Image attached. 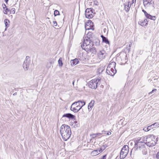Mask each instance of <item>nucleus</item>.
I'll return each instance as SVG.
<instances>
[{
    "label": "nucleus",
    "instance_id": "nucleus-19",
    "mask_svg": "<svg viewBox=\"0 0 159 159\" xmlns=\"http://www.w3.org/2000/svg\"><path fill=\"white\" fill-rule=\"evenodd\" d=\"M94 103V101L92 100L89 103L88 106V108L89 111L91 110L93 106Z\"/></svg>",
    "mask_w": 159,
    "mask_h": 159
},
{
    "label": "nucleus",
    "instance_id": "nucleus-22",
    "mask_svg": "<svg viewBox=\"0 0 159 159\" xmlns=\"http://www.w3.org/2000/svg\"><path fill=\"white\" fill-rule=\"evenodd\" d=\"M98 150H95L91 152V154L93 156H95L98 155L99 153L98 152Z\"/></svg>",
    "mask_w": 159,
    "mask_h": 159
},
{
    "label": "nucleus",
    "instance_id": "nucleus-54",
    "mask_svg": "<svg viewBox=\"0 0 159 159\" xmlns=\"http://www.w3.org/2000/svg\"><path fill=\"white\" fill-rule=\"evenodd\" d=\"M132 46V43H130L129 44V47H131Z\"/></svg>",
    "mask_w": 159,
    "mask_h": 159
},
{
    "label": "nucleus",
    "instance_id": "nucleus-15",
    "mask_svg": "<svg viewBox=\"0 0 159 159\" xmlns=\"http://www.w3.org/2000/svg\"><path fill=\"white\" fill-rule=\"evenodd\" d=\"M148 21H147V19H145L143 21H139L138 22L139 25L142 26H145L147 25L148 24Z\"/></svg>",
    "mask_w": 159,
    "mask_h": 159
},
{
    "label": "nucleus",
    "instance_id": "nucleus-8",
    "mask_svg": "<svg viewBox=\"0 0 159 159\" xmlns=\"http://www.w3.org/2000/svg\"><path fill=\"white\" fill-rule=\"evenodd\" d=\"M120 57L119 60L120 62V64L122 65H125L128 61V57L126 53L125 52H121L120 54Z\"/></svg>",
    "mask_w": 159,
    "mask_h": 159
},
{
    "label": "nucleus",
    "instance_id": "nucleus-41",
    "mask_svg": "<svg viewBox=\"0 0 159 159\" xmlns=\"http://www.w3.org/2000/svg\"><path fill=\"white\" fill-rule=\"evenodd\" d=\"M147 0L148 1V4H149V5L152 4V0Z\"/></svg>",
    "mask_w": 159,
    "mask_h": 159
},
{
    "label": "nucleus",
    "instance_id": "nucleus-9",
    "mask_svg": "<svg viewBox=\"0 0 159 159\" xmlns=\"http://www.w3.org/2000/svg\"><path fill=\"white\" fill-rule=\"evenodd\" d=\"M94 11V10L92 8H87L85 11V17L89 19L92 18L93 16Z\"/></svg>",
    "mask_w": 159,
    "mask_h": 159
},
{
    "label": "nucleus",
    "instance_id": "nucleus-30",
    "mask_svg": "<svg viewBox=\"0 0 159 159\" xmlns=\"http://www.w3.org/2000/svg\"><path fill=\"white\" fill-rule=\"evenodd\" d=\"M5 12H4V14H7L8 12H9L10 10L7 8L6 7L5 9H4Z\"/></svg>",
    "mask_w": 159,
    "mask_h": 159
},
{
    "label": "nucleus",
    "instance_id": "nucleus-25",
    "mask_svg": "<svg viewBox=\"0 0 159 159\" xmlns=\"http://www.w3.org/2000/svg\"><path fill=\"white\" fill-rule=\"evenodd\" d=\"M62 57H60L58 61V63L59 66L61 67L63 65L62 61Z\"/></svg>",
    "mask_w": 159,
    "mask_h": 159
},
{
    "label": "nucleus",
    "instance_id": "nucleus-1",
    "mask_svg": "<svg viewBox=\"0 0 159 159\" xmlns=\"http://www.w3.org/2000/svg\"><path fill=\"white\" fill-rule=\"evenodd\" d=\"M91 33H88L87 36H85L84 39L83 43L81 45V47L86 52H92L95 53L96 51L95 48L93 47L94 45L92 37L90 36Z\"/></svg>",
    "mask_w": 159,
    "mask_h": 159
},
{
    "label": "nucleus",
    "instance_id": "nucleus-56",
    "mask_svg": "<svg viewBox=\"0 0 159 159\" xmlns=\"http://www.w3.org/2000/svg\"><path fill=\"white\" fill-rule=\"evenodd\" d=\"M102 133H103L105 132L104 130H103V131H102Z\"/></svg>",
    "mask_w": 159,
    "mask_h": 159
},
{
    "label": "nucleus",
    "instance_id": "nucleus-3",
    "mask_svg": "<svg viewBox=\"0 0 159 159\" xmlns=\"http://www.w3.org/2000/svg\"><path fill=\"white\" fill-rule=\"evenodd\" d=\"M157 141V138L153 134L146 135V145L149 147L154 146Z\"/></svg>",
    "mask_w": 159,
    "mask_h": 159
},
{
    "label": "nucleus",
    "instance_id": "nucleus-5",
    "mask_svg": "<svg viewBox=\"0 0 159 159\" xmlns=\"http://www.w3.org/2000/svg\"><path fill=\"white\" fill-rule=\"evenodd\" d=\"M145 143H135L134 146L132 150L142 151L143 154L145 155L147 153V150L145 148Z\"/></svg>",
    "mask_w": 159,
    "mask_h": 159
},
{
    "label": "nucleus",
    "instance_id": "nucleus-11",
    "mask_svg": "<svg viewBox=\"0 0 159 159\" xmlns=\"http://www.w3.org/2000/svg\"><path fill=\"white\" fill-rule=\"evenodd\" d=\"M29 56H26V60L24 61V63L23 65V67L25 71L27 70L29 68V67L30 64V60H28L29 58Z\"/></svg>",
    "mask_w": 159,
    "mask_h": 159
},
{
    "label": "nucleus",
    "instance_id": "nucleus-20",
    "mask_svg": "<svg viewBox=\"0 0 159 159\" xmlns=\"http://www.w3.org/2000/svg\"><path fill=\"white\" fill-rule=\"evenodd\" d=\"M159 126V124L157 123L156 122L152 125H151L149 126V127L151 129H153L154 128H155L157 127H158Z\"/></svg>",
    "mask_w": 159,
    "mask_h": 159
},
{
    "label": "nucleus",
    "instance_id": "nucleus-50",
    "mask_svg": "<svg viewBox=\"0 0 159 159\" xmlns=\"http://www.w3.org/2000/svg\"><path fill=\"white\" fill-rule=\"evenodd\" d=\"M142 11L145 14L146 12V11H145L143 9L142 10Z\"/></svg>",
    "mask_w": 159,
    "mask_h": 159
},
{
    "label": "nucleus",
    "instance_id": "nucleus-44",
    "mask_svg": "<svg viewBox=\"0 0 159 159\" xmlns=\"http://www.w3.org/2000/svg\"><path fill=\"white\" fill-rule=\"evenodd\" d=\"M136 0H132V2L131 3H130V5H131V4H133V3L135 4V3L136 2Z\"/></svg>",
    "mask_w": 159,
    "mask_h": 159
},
{
    "label": "nucleus",
    "instance_id": "nucleus-49",
    "mask_svg": "<svg viewBox=\"0 0 159 159\" xmlns=\"http://www.w3.org/2000/svg\"><path fill=\"white\" fill-rule=\"evenodd\" d=\"M51 66V65H50V64H49L48 65V64H47V66L48 68L50 67Z\"/></svg>",
    "mask_w": 159,
    "mask_h": 159
},
{
    "label": "nucleus",
    "instance_id": "nucleus-31",
    "mask_svg": "<svg viewBox=\"0 0 159 159\" xmlns=\"http://www.w3.org/2000/svg\"><path fill=\"white\" fill-rule=\"evenodd\" d=\"M143 4L145 7L147 6L148 4V1L147 0H143Z\"/></svg>",
    "mask_w": 159,
    "mask_h": 159
},
{
    "label": "nucleus",
    "instance_id": "nucleus-34",
    "mask_svg": "<svg viewBox=\"0 0 159 159\" xmlns=\"http://www.w3.org/2000/svg\"><path fill=\"white\" fill-rule=\"evenodd\" d=\"M149 127V126H148L147 128H143V129L145 131H146V132L148 131L149 130H150V128Z\"/></svg>",
    "mask_w": 159,
    "mask_h": 159
},
{
    "label": "nucleus",
    "instance_id": "nucleus-48",
    "mask_svg": "<svg viewBox=\"0 0 159 159\" xmlns=\"http://www.w3.org/2000/svg\"><path fill=\"white\" fill-rule=\"evenodd\" d=\"M101 37L102 39V40H103V39L104 38H105L106 37L104 36L103 35H101Z\"/></svg>",
    "mask_w": 159,
    "mask_h": 159
},
{
    "label": "nucleus",
    "instance_id": "nucleus-12",
    "mask_svg": "<svg viewBox=\"0 0 159 159\" xmlns=\"http://www.w3.org/2000/svg\"><path fill=\"white\" fill-rule=\"evenodd\" d=\"M106 55L105 51L104 50H102L99 52L98 53V57L100 59H104Z\"/></svg>",
    "mask_w": 159,
    "mask_h": 159
},
{
    "label": "nucleus",
    "instance_id": "nucleus-45",
    "mask_svg": "<svg viewBox=\"0 0 159 159\" xmlns=\"http://www.w3.org/2000/svg\"><path fill=\"white\" fill-rule=\"evenodd\" d=\"M2 6L3 7V8L4 9H5L7 7L6 5L5 4H2Z\"/></svg>",
    "mask_w": 159,
    "mask_h": 159
},
{
    "label": "nucleus",
    "instance_id": "nucleus-55",
    "mask_svg": "<svg viewBox=\"0 0 159 159\" xmlns=\"http://www.w3.org/2000/svg\"><path fill=\"white\" fill-rule=\"evenodd\" d=\"M77 123V121H75L74 122V123H75V124H76Z\"/></svg>",
    "mask_w": 159,
    "mask_h": 159
},
{
    "label": "nucleus",
    "instance_id": "nucleus-2",
    "mask_svg": "<svg viewBox=\"0 0 159 159\" xmlns=\"http://www.w3.org/2000/svg\"><path fill=\"white\" fill-rule=\"evenodd\" d=\"M60 133L63 139L67 141L70 137L71 134L70 127L66 124H63L60 127Z\"/></svg>",
    "mask_w": 159,
    "mask_h": 159
},
{
    "label": "nucleus",
    "instance_id": "nucleus-7",
    "mask_svg": "<svg viewBox=\"0 0 159 159\" xmlns=\"http://www.w3.org/2000/svg\"><path fill=\"white\" fill-rule=\"evenodd\" d=\"M100 79H94L91 80L88 84V85L90 88L93 89H95L97 87V84L100 82Z\"/></svg>",
    "mask_w": 159,
    "mask_h": 159
},
{
    "label": "nucleus",
    "instance_id": "nucleus-38",
    "mask_svg": "<svg viewBox=\"0 0 159 159\" xmlns=\"http://www.w3.org/2000/svg\"><path fill=\"white\" fill-rule=\"evenodd\" d=\"M102 133H96V135H97V137H98V138H100V137L102 135Z\"/></svg>",
    "mask_w": 159,
    "mask_h": 159
},
{
    "label": "nucleus",
    "instance_id": "nucleus-35",
    "mask_svg": "<svg viewBox=\"0 0 159 159\" xmlns=\"http://www.w3.org/2000/svg\"><path fill=\"white\" fill-rule=\"evenodd\" d=\"M54 63V61L53 60H50L49 61V63H48V65L49 64L51 65L52 64H53Z\"/></svg>",
    "mask_w": 159,
    "mask_h": 159
},
{
    "label": "nucleus",
    "instance_id": "nucleus-21",
    "mask_svg": "<svg viewBox=\"0 0 159 159\" xmlns=\"http://www.w3.org/2000/svg\"><path fill=\"white\" fill-rule=\"evenodd\" d=\"M4 23L6 27L5 30H6V29L9 26L10 21L6 19L4 20Z\"/></svg>",
    "mask_w": 159,
    "mask_h": 159
},
{
    "label": "nucleus",
    "instance_id": "nucleus-32",
    "mask_svg": "<svg viewBox=\"0 0 159 159\" xmlns=\"http://www.w3.org/2000/svg\"><path fill=\"white\" fill-rule=\"evenodd\" d=\"M10 13L12 14H14L15 12V10L14 8H12L11 10H10Z\"/></svg>",
    "mask_w": 159,
    "mask_h": 159
},
{
    "label": "nucleus",
    "instance_id": "nucleus-42",
    "mask_svg": "<svg viewBox=\"0 0 159 159\" xmlns=\"http://www.w3.org/2000/svg\"><path fill=\"white\" fill-rule=\"evenodd\" d=\"M94 4L96 5H98V1L96 0H95L94 1Z\"/></svg>",
    "mask_w": 159,
    "mask_h": 159
},
{
    "label": "nucleus",
    "instance_id": "nucleus-6",
    "mask_svg": "<svg viewBox=\"0 0 159 159\" xmlns=\"http://www.w3.org/2000/svg\"><path fill=\"white\" fill-rule=\"evenodd\" d=\"M129 152V148L128 146L125 145L121 149L120 154V158L122 159L125 157Z\"/></svg>",
    "mask_w": 159,
    "mask_h": 159
},
{
    "label": "nucleus",
    "instance_id": "nucleus-29",
    "mask_svg": "<svg viewBox=\"0 0 159 159\" xmlns=\"http://www.w3.org/2000/svg\"><path fill=\"white\" fill-rule=\"evenodd\" d=\"M60 15L59 12L57 10H55L54 11V15L55 16Z\"/></svg>",
    "mask_w": 159,
    "mask_h": 159
},
{
    "label": "nucleus",
    "instance_id": "nucleus-36",
    "mask_svg": "<svg viewBox=\"0 0 159 159\" xmlns=\"http://www.w3.org/2000/svg\"><path fill=\"white\" fill-rule=\"evenodd\" d=\"M156 159H159V151L157 153L156 155Z\"/></svg>",
    "mask_w": 159,
    "mask_h": 159
},
{
    "label": "nucleus",
    "instance_id": "nucleus-24",
    "mask_svg": "<svg viewBox=\"0 0 159 159\" xmlns=\"http://www.w3.org/2000/svg\"><path fill=\"white\" fill-rule=\"evenodd\" d=\"M147 18L152 20L154 21H155L156 19V18L155 16H152L150 14L148 15V16L147 17Z\"/></svg>",
    "mask_w": 159,
    "mask_h": 159
},
{
    "label": "nucleus",
    "instance_id": "nucleus-33",
    "mask_svg": "<svg viewBox=\"0 0 159 159\" xmlns=\"http://www.w3.org/2000/svg\"><path fill=\"white\" fill-rule=\"evenodd\" d=\"M93 41V40H92ZM93 43H95V45L96 46L98 45H99V42L98 39H97V40H96L95 42H94V41H93Z\"/></svg>",
    "mask_w": 159,
    "mask_h": 159
},
{
    "label": "nucleus",
    "instance_id": "nucleus-46",
    "mask_svg": "<svg viewBox=\"0 0 159 159\" xmlns=\"http://www.w3.org/2000/svg\"><path fill=\"white\" fill-rule=\"evenodd\" d=\"M149 15V14H148V13L147 12H146L145 14H144V15L145 16H146V17L147 18V17L148 16V15Z\"/></svg>",
    "mask_w": 159,
    "mask_h": 159
},
{
    "label": "nucleus",
    "instance_id": "nucleus-23",
    "mask_svg": "<svg viewBox=\"0 0 159 159\" xmlns=\"http://www.w3.org/2000/svg\"><path fill=\"white\" fill-rule=\"evenodd\" d=\"M131 5L129 6V3H128V5H125V10L126 12H128L129 11Z\"/></svg>",
    "mask_w": 159,
    "mask_h": 159
},
{
    "label": "nucleus",
    "instance_id": "nucleus-40",
    "mask_svg": "<svg viewBox=\"0 0 159 159\" xmlns=\"http://www.w3.org/2000/svg\"><path fill=\"white\" fill-rule=\"evenodd\" d=\"M57 24L56 21H53V26H56Z\"/></svg>",
    "mask_w": 159,
    "mask_h": 159
},
{
    "label": "nucleus",
    "instance_id": "nucleus-51",
    "mask_svg": "<svg viewBox=\"0 0 159 159\" xmlns=\"http://www.w3.org/2000/svg\"><path fill=\"white\" fill-rule=\"evenodd\" d=\"M17 95V93H14L13 94V95L14 96H15V95Z\"/></svg>",
    "mask_w": 159,
    "mask_h": 159
},
{
    "label": "nucleus",
    "instance_id": "nucleus-52",
    "mask_svg": "<svg viewBox=\"0 0 159 159\" xmlns=\"http://www.w3.org/2000/svg\"><path fill=\"white\" fill-rule=\"evenodd\" d=\"M8 0H5V2L7 3V2H8Z\"/></svg>",
    "mask_w": 159,
    "mask_h": 159
},
{
    "label": "nucleus",
    "instance_id": "nucleus-10",
    "mask_svg": "<svg viewBox=\"0 0 159 159\" xmlns=\"http://www.w3.org/2000/svg\"><path fill=\"white\" fill-rule=\"evenodd\" d=\"M93 22L91 20H88L87 22L85 23V28L86 30H93L94 28Z\"/></svg>",
    "mask_w": 159,
    "mask_h": 159
},
{
    "label": "nucleus",
    "instance_id": "nucleus-4",
    "mask_svg": "<svg viewBox=\"0 0 159 159\" xmlns=\"http://www.w3.org/2000/svg\"><path fill=\"white\" fill-rule=\"evenodd\" d=\"M85 104V102L79 100L73 103L70 107V110L75 112H77Z\"/></svg>",
    "mask_w": 159,
    "mask_h": 159
},
{
    "label": "nucleus",
    "instance_id": "nucleus-43",
    "mask_svg": "<svg viewBox=\"0 0 159 159\" xmlns=\"http://www.w3.org/2000/svg\"><path fill=\"white\" fill-rule=\"evenodd\" d=\"M106 157H107V155L106 154V155L103 156L102 158H100L99 159H106Z\"/></svg>",
    "mask_w": 159,
    "mask_h": 159
},
{
    "label": "nucleus",
    "instance_id": "nucleus-37",
    "mask_svg": "<svg viewBox=\"0 0 159 159\" xmlns=\"http://www.w3.org/2000/svg\"><path fill=\"white\" fill-rule=\"evenodd\" d=\"M156 91H157L156 89H153L152 91H151V92H150L149 93V94L150 95L151 94H152V93L156 92Z\"/></svg>",
    "mask_w": 159,
    "mask_h": 159
},
{
    "label": "nucleus",
    "instance_id": "nucleus-14",
    "mask_svg": "<svg viewBox=\"0 0 159 159\" xmlns=\"http://www.w3.org/2000/svg\"><path fill=\"white\" fill-rule=\"evenodd\" d=\"M146 136H142L140 138L139 137V139L135 141V143H146Z\"/></svg>",
    "mask_w": 159,
    "mask_h": 159
},
{
    "label": "nucleus",
    "instance_id": "nucleus-39",
    "mask_svg": "<svg viewBox=\"0 0 159 159\" xmlns=\"http://www.w3.org/2000/svg\"><path fill=\"white\" fill-rule=\"evenodd\" d=\"M103 32H104V33H107L108 32V29L104 28L103 29Z\"/></svg>",
    "mask_w": 159,
    "mask_h": 159
},
{
    "label": "nucleus",
    "instance_id": "nucleus-28",
    "mask_svg": "<svg viewBox=\"0 0 159 159\" xmlns=\"http://www.w3.org/2000/svg\"><path fill=\"white\" fill-rule=\"evenodd\" d=\"M90 136L92 137V139H91L92 140V139H94L95 138H96L97 137V135L96 134H93L90 135Z\"/></svg>",
    "mask_w": 159,
    "mask_h": 159
},
{
    "label": "nucleus",
    "instance_id": "nucleus-26",
    "mask_svg": "<svg viewBox=\"0 0 159 159\" xmlns=\"http://www.w3.org/2000/svg\"><path fill=\"white\" fill-rule=\"evenodd\" d=\"M107 147V146L106 145H103L101 148H100L99 150H98V151L99 152H102Z\"/></svg>",
    "mask_w": 159,
    "mask_h": 159
},
{
    "label": "nucleus",
    "instance_id": "nucleus-53",
    "mask_svg": "<svg viewBox=\"0 0 159 159\" xmlns=\"http://www.w3.org/2000/svg\"><path fill=\"white\" fill-rule=\"evenodd\" d=\"M75 82V80H74L72 82V84L73 85H74V84Z\"/></svg>",
    "mask_w": 159,
    "mask_h": 159
},
{
    "label": "nucleus",
    "instance_id": "nucleus-13",
    "mask_svg": "<svg viewBox=\"0 0 159 159\" xmlns=\"http://www.w3.org/2000/svg\"><path fill=\"white\" fill-rule=\"evenodd\" d=\"M114 70V68H110L108 69V68H107L106 69L107 73L109 75L111 76H113L116 72V69H115Z\"/></svg>",
    "mask_w": 159,
    "mask_h": 159
},
{
    "label": "nucleus",
    "instance_id": "nucleus-16",
    "mask_svg": "<svg viewBox=\"0 0 159 159\" xmlns=\"http://www.w3.org/2000/svg\"><path fill=\"white\" fill-rule=\"evenodd\" d=\"M79 62V61L77 58H75L73 60H71L70 62V65L71 66H74L77 64Z\"/></svg>",
    "mask_w": 159,
    "mask_h": 159
},
{
    "label": "nucleus",
    "instance_id": "nucleus-27",
    "mask_svg": "<svg viewBox=\"0 0 159 159\" xmlns=\"http://www.w3.org/2000/svg\"><path fill=\"white\" fill-rule=\"evenodd\" d=\"M102 40L103 42L105 43L106 44H108L109 45L110 44L109 41L106 37L103 39Z\"/></svg>",
    "mask_w": 159,
    "mask_h": 159
},
{
    "label": "nucleus",
    "instance_id": "nucleus-17",
    "mask_svg": "<svg viewBox=\"0 0 159 159\" xmlns=\"http://www.w3.org/2000/svg\"><path fill=\"white\" fill-rule=\"evenodd\" d=\"M66 117L69 119H74L75 116L70 113H66L63 115L62 117Z\"/></svg>",
    "mask_w": 159,
    "mask_h": 159
},
{
    "label": "nucleus",
    "instance_id": "nucleus-18",
    "mask_svg": "<svg viewBox=\"0 0 159 159\" xmlns=\"http://www.w3.org/2000/svg\"><path fill=\"white\" fill-rule=\"evenodd\" d=\"M116 63L114 62H112L111 63L109 64L107 68H108V69L110 68H114L115 69V67L116 66Z\"/></svg>",
    "mask_w": 159,
    "mask_h": 159
},
{
    "label": "nucleus",
    "instance_id": "nucleus-47",
    "mask_svg": "<svg viewBox=\"0 0 159 159\" xmlns=\"http://www.w3.org/2000/svg\"><path fill=\"white\" fill-rule=\"evenodd\" d=\"M107 135H110L111 134V132H108L107 134Z\"/></svg>",
    "mask_w": 159,
    "mask_h": 159
}]
</instances>
